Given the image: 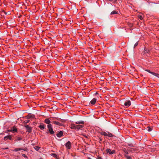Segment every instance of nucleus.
<instances>
[{"instance_id": "1", "label": "nucleus", "mask_w": 159, "mask_h": 159, "mask_svg": "<svg viewBox=\"0 0 159 159\" xmlns=\"http://www.w3.org/2000/svg\"><path fill=\"white\" fill-rule=\"evenodd\" d=\"M83 127V125H75L74 124H72L70 128L71 129L79 130Z\"/></svg>"}, {"instance_id": "2", "label": "nucleus", "mask_w": 159, "mask_h": 159, "mask_svg": "<svg viewBox=\"0 0 159 159\" xmlns=\"http://www.w3.org/2000/svg\"><path fill=\"white\" fill-rule=\"evenodd\" d=\"M47 126H48V129L49 132L50 133L52 134H54V132L53 130L52 125H48Z\"/></svg>"}, {"instance_id": "3", "label": "nucleus", "mask_w": 159, "mask_h": 159, "mask_svg": "<svg viewBox=\"0 0 159 159\" xmlns=\"http://www.w3.org/2000/svg\"><path fill=\"white\" fill-rule=\"evenodd\" d=\"M106 152L107 153H109L110 154H112L115 152L114 150H111V149L109 148H107L106 149Z\"/></svg>"}, {"instance_id": "4", "label": "nucleus", "mask_w": 159, "mask_h": 159, "mask_svg": "<svg viewBox=\"0 0 159 159\" xmlns=\"http://www.w3.org/2000/svg\"><path fill=\"white\" fill-rule=\"evenodd\" d=\"M17 131V129L15 127L12 128L10 129H8L7 131V132H12L13 133H14L15 132H16Z\"/></svg>"}, {"instance_id": "5", "label": "nucleus", "mask_w": 159, "mask_h": 159, "mask_svg": "<svg viewBox=\"0 0 159 159\" xmlns=\"http://www.w3.org/2000/svg\"><path fill=\"white\" fill-rule=\"evenodd\" d=\"M7 139H9L11 140H12L13 139L11 137V135H8L4 138V139L5 140H7Z\"/></svg>"}, {"instance_id": "6", "label": "nucleus", "mask_w": 159, "mask_h": 159, "mask_svg": "<svg viewBox=\"0 0 159 159\" xmlns=\"http://www.w3.org/2000/svg\"><path fill=\"white\" fill-rule=\"evenodd\" d=\"M65 146L67 149H70L71 148V143L70 142L68 141L65 144Z\"/></svg>"}, {"instance_id": "7", "label": "nucleus", "mask_w": 159, "mask_h": 159, "mask_svg": "<svg viewBox=\"0 0 159 159\" xmlns=\"http://www.w3.org/2000/svg\"><path fill=\"white\" fill-rule=\"evenodd\" d=\"M131 104V102L129 100L127 101L124 103L125 106L127 107H129L130 106Z\"/></svg>"}, {"instance_id": "8", "label": "nucleus", "mask_w": 159, "mask_h": 159, "mask_svg": "<svg viewBox=\"0 0 159 159\" xmlns=\"http://www.w3.org/2000/svg\"><path fill=\"white\" fill-rule=\"evenodd\" d=\"M150 50L148 49L144 48V50L143 51L142 54L143 55H145L146 53H148L149 52Z\"/></svg>"}, {"instance_id": "9", "label": "nucleus", "mask_w": 159, "mask_h": 159, "mask_svg": "<svg viewBox=\"0 0 159 159\" xmlns=\"http://www.w3.org/2000/svg\"><path fill=\"white\" fill-rule=\"evenodd\" d=\"M63 133L62 131H60L57 134V136L58 138H60L63 135Z\"/></svg>"}, {"instance_id": "10", "label": "nucleus", "mask_w": 159, "mask_h": 159, "mask_svg": "<svg viewBox=\"0 0 159 159\" xmlns=\"http://www.w3.org/2000/svg\"><path fill=\"white\" fill-rule=\"evenodd\" d=\"M96 101L97 99L96 98H93L90 102V103L92 105H93L95 104Z\"/></svg>"}, {"instance_id": "11", "label": "nucleus", "mask_w": 159, "mask_h": 159, "mask_svg": "<svg viewBox=\"0 0 159 159\" xmlns=\"http://www.w3.org/2000/svg\"><path fill=\"white\" fill-rule=\"evenodd\" d=\"M25 127L26 128L27 131L28 132H30L31 131V128L28 125H25Z\"/></svg>"}, {"instance_id": "12", "label": "nucleus", "mask_w": 159, "mask_h": 159, "mask_svg": "<svg viewBox=\"0 0 159 159\" xmlns=\"http://www.w3.org/2000/svg\"><path fill=\"white\" fill-rule=\"evenodd\" d=\"M44 122L47 124H48V125H51L50 124L51 121L49 119H45L44 120Z\"/></svg>"}, {"instance_id": "13", "label": "nucleus", "mask_w": 159, "mask_h": 159, "mask_svg": "<svg viewBox=\"0 0 159 159\" xmlns=\"http://www.w3.org/2000/svg\"><path fill=\"white\" fill-rule=\"evenodd\" d=\"M108 133V132H105L104 131H102L100 133V134L102 135H104L105 136H107Z\"/></svg>"}, {"instance_id": "14", "label": "nucleus", "mask_w": 159, "mask_h": 159, "mask_svg": "<svg viewBox=\"0 0 159 159\" xmlns=\"http://www.w3.org/2000/svg\"><path fill=\"white\" fill-rule=\"evenodd\" d=\"M39 127L41 130H43L45 129L44 126L43 124H41L39 126Z\"/></svg>"}, {"instance_id": "15", "label": "nucleus", "mask_w": 159, "mask_h": 159, "mask_svg": "<svg viewBox=\"0 0 159 159\" xmlns=\"http://www.w3.org/2000/svg\"><path fill=\"white\" fill-rule=\"evenodd\" d=\"M53 122L54 124L59 126H61L62 125L61 123L57 121H53Z\"/></svg>"}, {"instance_id": "16", "label": "nucleus", "mask_w": 159, "mask_h": 159, "mask_svg": "<svg viewBox=\"0 0 159 159\" xmlns=\"http://www.w3.org/2000/svg\"><path fill=\"white\" fill-rule=\"evenodd\" d=\"M75 123L77 124H84V122L83 121L81 120L80 121H77Z\"/></svg>"}, {"instance_id": "17", "label": "nucleus", "mask_w": 159, "mask_h": 159, "mask_svg": "<svg viewBox=\"0 0 159 159\" xmlns=\"http://www.w3.org/2000/svg\"><path fill=\"white\" fill-rule=\"evenodd\" d=\"M152 74L159 78V74L153 72L152 73Z\"/></svg>"}, {"instance_id": "18", "label": "nucleus", "mask_w": 159, "mask_h": 159, "mask_svg": "<svg viewBox=\"0 0 159 159\" xmlns=\"http://www.w3.org/2000/svg\"><path fill=\"white\" fill-rule=\"evenodd\" d=\"M125 157L127 159H131L132 157H131L129 156L126 154H124Z\"/></svg>"}, {"instance_id": "19", "label": "nucleus", "mask_w": 159, "mask_h": 159, "mask_svg": "<svg viewBox=\"0 0 159 159\" xmlns=\"http://www.w3.org/2000/svg\"><path fill=\"white\" fill-rule=\"evenodd\" d=\"M108 135L107 137H111L113 136V135L112 134L110 133H109L108 132Z\"/></svg>"}, {"instance_id": "20", "label": "nucleus", "mask_w": 159, "mask_h": 159, "mask_svg": "<svg viewBox=\"0 0 159 159\" xmlns=\"http://www.w3.org/2000/svg\"><path fill=\"white\" fill-rule=\"evenodd\" d=\"M117 12L116 11H112L111 13V15H114L117 14Z\"/></svg>"}, {"instance_id": "21", "label": "nucleus", "mask_w": 159, "mask_h": 159, "mask_svg": "<svg viewBox=\"0 0 159 159\" xmlns=\"http://www.w3.org/2000/svg\"><path fill=\"white\" fill-rule=\"evenodd\" d=\"M28 118H34V116L33 115H29L28 116Z\"/></svg>"}, {"instance_id": "22", "label": "nucleus", "mask_w": 159, "mask_h": 159, "mask_svg": "<svg viewBox=\"0 0 159 159\" xmlns=\"http://www.w3.org/2000/svg\"><path fill=\"white\" fill-rule=\"evenodd\" d=\"M51 156H53V157H56V158H57V156L54 153H51Z\"/></svg>"}, {"instance_id": "23", "label": "nucleus", "mask_w": 159, "mask_h": 159, "mask_svg": "<svg viewBox=\"0 0 159 159\" xmlns=\"http://www.w3.org/2000/svg\"><path fill=\"white\" fill-rule=\"evenodd\" d=\"M34 148L37 151H38L40 148L38 146H36L34 147Z\"/></svg>"}, {"instance_id": "24", "label": "nucleus", "mask_w": 159, "mask_h": 159, "mask_svg": "<svg viewBox=\"0 0 159 159\" xmlns=\"http://www.w3.org/2000/svg\"><path fill=\"white\" fill-rule=\"evenodd\" d=\"M22 149L20 148H16L13 151L15 152H17L19 151H20L21 150H22Z\"/></svg>"}, {"instance_id": "25", "label": "nucleus", "mask_w": 159, "mask_h": 159, "mask_svg": "<svg viewBox=\"0 0 159 159\" xmlns=\"http://www.w3.org/2000/svg\"><path fill=\"white\" fill-rule=\"evenodd\" d=\"M123 151L126 155L128 154V152L127 151L125 148L123 149Z\"/></svg>"}, {"instance_id": "26", "label": "nucleus", "mask_w": 159, "mask_h": 159, "mask_svg": "<svg viewBox=\"0 0 159 159\" xmlns=\"http://www.w3.org/2000/svg\"><path fill=\"white\" fill-rule=\"evenodd\" d=\"M30 121V120H25L24 121V123L25 124H27Z\"/></svg>"}, {"instance_id": "27", "label": "nucleus", "mask_w": 159, "mask_h": 159, "mask_svg": "<svg viewBox=\"0 0 159 159\" xmlns=\"http://www.w3.org/2000/svg\"><path fill=\"white\" fill-rule=\"evenodd\" d=\"M128 145L130 147H134V145L132 143H129L128 144Z\"/></svg>"}, {"instance_id": "28", "label": "nucleus", "mask_w": 159, "mask_h": 159, "mask_svg": "<svg viewBox=\"0 0 159 159\" xmlns=\"http://www.w3.org/2000/svg\"><path fill=\"white\" fill-rule=\"evenodd\" d=\"M138 44V41L134 45V48H135L136 46H137Z\"/></svg>"}, {"instance_id": "29", "label": "nucleus", "mask_w": 159, "mask_h": 159, "mask_svg": "<svg viewBox=\"0 0 159 159\" xmlns=\"http://www.w3.org/2000/svg\"><path fill=\"white\" fill-rule=\"evenodd\" d=\"M145 71H147V72H149V73L152 74V73L153 72H151L149 70H145Z\"/></svg>"}, {"instance_id": "30", "label": "nucleus", "mask_w": 159, "mask_h": 159, "mask_svg": "<svg viewBox=\"0 0 159 159\" xmlns=\"http://www.w3.org/2000/svg\"><path fill=\"white\" fill-rule=\"evenodd\" d=\"M17 141H20L22 139L20 137H18L17 138Z\"/></svg>"}, {"instance_id": "31", "label": "nucleus", "mask_w": 159, "mask_h": 159, "mask_svg": "<svg viewBox=\"0 0 159 159\" xmlns=\"http://www.w3.org/2000/svg\"><path fill=\"white\" fill-rule=\"evenodd\" d=\"M99 140L100 143V142H101L102 141V138H101L100 137H99Z\"/></svg>"}, {"instance_id": "32", "label": "nucleus", "mask_w": 159, "mask_h": 159, "mask_svg": "<svg viewBox=\"0 0 159 159\" xmlns=\"http://www.w3.org/2000/svg\"><path fill=\"white\" fill-rule=\"evenodd\" d=\"M139 18L141 20H142L143 19V17L142 16H139Z\"/></svg>"}, {"instance_id": "33", "label": "nucleus", "mask_w": 159, "mask_h": 159, "mask_svg": "<svg viewBox=\"0 0 159 159\" xmlns=\"http://www.w3.org/2000/svg\"><path fill=\"white\" fill-rule=\"evenodd\" d=\"M22 156L24 157H26V156L24 154H22Z\"/></svg>"}, {"instance_id": "34", "label": "nucleus", "mask_w": 159, "mask_h": 159, "mask_svg": "<svg viewBox=\"0 0 159 159\" xmlns=\"http://www.w3.org/2000/svg\"><path fill=\"white\" fill-rule=\"evenodd\" d=\"M97 159H102L101 157H97Z\"/></svg>"}, {"instance_id": "35", "label": "nucleus", "mask_w": 159, "mask_h": 159, "mask_svg": "<svg viewBox=\"0 0 159 159\" xmlns=\"http://www.w3.org/2000/svg\"><path fill=\"white\" fill-rule=\"evenodd\" d=\"M149 129H148V130L149 131H151V129H150V127H149Z\"/></svg>"}, {"instance_id": "36", "label": "nucleus", "mask_w": 159, "mask_h": 159, "mask_svg": "<svg viewBox=\"0 0 159 159\" xmlns=\"http://www.w3.org/2000/svg\"><path fill=\"white\" fill-rule=\"evenodd\" d=\"M22 150H24V151H26V149H22Z\"/></svg>"}, {"instance_id": "37", "label": "nucleus", "mask_w": 159, "mask_h": 159, "mask_svg": "<svg viewBox=\"0 0 159 159\" xmlns=\"http://www.w3.org/2000/svg\"><path fill=\"white\" fill-rule=\"evenodd\" d=\"M87 159H91V158L89 157Z\"/></svg>"}, {"instance_id": "38", "label": "nucleus", "mask_w": 159, "mask_h": 159, "mask_svg": "<svg viewBox=\"0 0 159 159\" xmlns=\"http://www.w3.org/2000/svg\"><path fill=\"white\" fill-rule=\"evenodd\" d=\"M2 134V133H0V135Z\"/></svg>"}]
</instances>
